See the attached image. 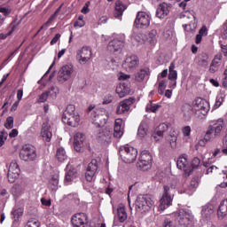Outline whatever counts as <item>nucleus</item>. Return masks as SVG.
I'll return each mask as SVG.
<instances>
[{"instance_id":"obj_23","label":"nucleus","mask_w":227,"mask_h":227,"mask_svg":"<svg viewBox=\"0 0 227 227\" xmlns=\"http://www.w3.org/2000/svg\"><path fill=\"white\" fill-rule=\"evenodd\" d=\"M41 137L46 143H51V139H52V132L51 131V125L48 121L43 122L42 125Z\"/></svg>"},{"instance_id":"obj_56","label":"nucleus","mask_w":227,"mask_h":227,"mask_svg":"<svg viewBox=\"0 0 227 227\" xmlns=\"http://www.w3.org/2000/svg\"><path fill=\"white\" fill-rule=\"evenodd\" d=\"M0 13H3L6 17L7 15H10V13H12V9L0 6Z\"/></svg>"},{"instance_id":"obj_6","label":"nucleus","mask_w":227,"mask_h":227,"mask_svg":"<svg viewBox=\"0 0 227 227\" xmlns=\"http://www.w3.org/2000/svg\"><path fill=\"white\" fill-rule=\"evenodd\" d=\"M120 157L122 159L123 162L127 164H132L137 159V149L126 145L119 149Z\"/></svg>"},{"instance_id":"obj_28","label":"nucleus","mask_w":227,"mask_h":227,"mask_svg":"<svg viewBox=\"0 0 227 227\" xmlns=\"http://www.w3.org/2000/svg\"><path fill=\"white\" fill-rule=\"evenodd\" d=\"M178 78V73L175 70V62H172L168 67V79L171 81L170 84L174 88L176 86V79Z\"/></svg>"},{"instance_id":"obj_37","label":"nucleus","mask_w":227,"mask_h":227,"mask_svg":"<svg viewBox=\"0 0 227 227\" xmlns=\"http://www.w3.org/2000/svg\"><path fill=\"white\" fill-rule=\"evenodd\" d=\"M11 192L14 198H20L24 193V187L20 184H14L11 189Z\"/></svg>"},{"instance_id":"obj_53","label":"nucleus","mask_w":227,"mask_h":227,"mask_svg":"<svg viewBox=\"0 0 227 227\" xmlns=\"http://www.w3.org/2000/svg\"><path fill=\"white\" fill-rule=\"evenodd\" d=\"M49 92H43L39 96L38 102H47V98H49Z\"/></svg>"},{"instance_id":"obj_48","label":"nucleus","mask_w":227,"mask_h":227,"mask_svg":"<svg viewBox=\"0 0 227 227\" xmlns=\"http://www.w3.org/2000/svg\"><path fill=\"white\" fill-rule=\"evenodd\" d=\"M27 227H40V222L35 218L28 220Z\"/></svg>"},{"instance_id":"obj_62","label":"nucleus","mask_w":227,"mask_h":227,"mask_svg":"<svg viewBox=\"0 0 227 227\" xmlns=\"http://www.w3.org/2000/svg\"><path fill=\"white\" fill-rule=\"evenodd\" d=\"M222 153L227 156V140H223V142Z\"/></svg>"},{"instance_id":"obj_19","label":"nucleus","mask_w":227,"mask_h":227,"mask_svg":"<svg viewBox=\"0 0 227 227\" xmlns=\"http://www.w3.org/2000/svg\"><path fill=\"white\" fill-rule=\"evenodd\" d=\"M136 102V98H129L121 101L117 106V114H125L130 111V106Z\"/></svg>"},{"instance_id":"obj_5","label":"nucleus","mask_w":227,"mask_h":227,"mask_svg":"<svg viewBox=\"0 0 227 227\" xmlns=\"http://www.w3.org/2000/svg\"><path fill=\"white\" fill-rule=\"evenodd\" d=\"M109 112L106 108L98 107L91 113L92 123L98 129L104 127L107 121L109 120Z\"/></svg>"},{"instance_id":"obj_41","label":"nucleus","mask_w":227,"mask_h":227,"mask_svg":"<svg viewBox=\"0 0 227 227\" xmlns=\"http://www.w3.org/2000/svg\"><path fill=\"white\" fill-rule=\"evenodd\" d=\"M12 219L17 223L22 215H24V208L23 207H15L12 212Z\"/></svg>"},{"instance_id":"obj_30","label":"nucleus","mask_w":227,"mask_h":227,"mask_svg":"<svg viewBox=\"0 0 227 227\" xmlns=\"http://www.w3.org/2000/svg\"><path fill=\"white\" fill-rule=\"evenodd\" d=\"M217 217L220 221L227 217V199L221 201L217 209Z\"/></svg>"},{"instance_id":"obj_42","label":"nucleus","mask_w":227,"mask_h":227,"mask_svg":"<svg viewBox=\"0 0 227 227\" xmlns=\"http://www.w3.org/2000/svg\"><path fill=\"white\" fill-rule=\"evenodd\" d=\"M183 113L185 120H191V116H192V106L189 104H184L183 106Z\"/></svg>"},{"instance_id":"obj_61","label":"nucleus","mask_w":227,"mask_h":227,"mask_svg":"<svg viewBox=\"0 0 227 227\" xmlns=\"http://www.w3.org/2000/svg\"><path fill=\"white\" fill-rule=\"evenodd\" d=\"M183 134L184 136H191V126H186L183 129Z\"/></svg>"},{"instance_id":"obj_64","label":"nucleus","mask_w":227,"mask_h":227,"mask_svg":"<svg viewBox=\"0 0 227 227\" xmlns=\"http://www.w3.org/2000/svg\"><path fill=\"white\" fill-rule=\"evenodd\" d=\"M223 36L225 37V38H227V20H226V21H225V23L223 24Z\"/></svg>"},{"instance_id":"obj_18","label":"nucleus","mask_w":227,"mask_h":227,"mask_svg":"<svg viewBox=\"0 0 227 227\" xmlns=\"http://www.w3.org/2000/svg\"><path fill=\"white\" fill-rule=\"evenodd\" d=\"M112 136L113 131H111V129L105 128L98 133L97 140L98 143H101V145H109L111 143Z\"/></svg>"},{"instance_id":"obj_32","label":"nucleus","mask_w":227,"mask_h":227,"mask_svg":"<svg viewBox=\"0 0 227 227\" xmlns=\"http://www.w3.org/2000/svg\"><path fill=\"white\" fill-rule=\"evenodd\" d=\"M199 180L200 178L193 177L190 182L189 185L184 189V192L186 194H189V196H192L194 191H196V189L198 188V185H200Z\"/></svg>"},{"instance_id":"obj_4","label":"nucleus","mask_w":227,"mask_h":227,"mask_svg":"<svg viewBox=\"0 0 227 227\" xmlns=\"http://www.w3.org/2000/svg\"><path fill=\"white\" fill-rule=\"evenodd\" d=\"M153 200L150 195H139L135 202V208L138 214H146L153 207Z\"/></svg>"},{"instance_id":"obj_55","label":"nucleus","mask_w":227,"mask_h":227,"mask_svg":"<svg viewBox=\"0 0 227 227\" xmlns=\"http://www.w3.org/2000/svg\"><path fill=\"white\" fill-rule=\"evenodd\" d=\"M201 164V160H200V158L195 157L192 160V168L194 169L195 168H198Z\"/></svg>"},{"instance_id":"obj_46","label":"nucleus","mask_w":227,"mask_h":227,"mask_svg":"<svg viewBox=\"0 0 227 227\" xmlns=\"http://www.w3.org/2000/svg\"><path fill=\"white\" fill-rule=\"evenodd\" d=\"M47 92L51 98H56V97H58V93H59V88H58L56 85H52L50 87Z\"/></svg>"},{"instance_id":"obj_60","label":"nucleus","mask_w":227,"mask_h":227,"mask_svg":"<svg viewBox=\"0 0 227 227\" xmlns=\"http://www.w3.org/2000/svg\"><path fill=\"white\" fill-rule=\"evenodd\" d=\"M85 25H86V22L84 20H79L74 24V27H84Z\"/></svg>"},{"instance_id":"obj_14","label":"nucleus","mask_w":227,"mask_h":227,"mask_svg":"<svg viewBox=\"0 0 227 227\" xmlns=\"http://www.w3.org/2000/svg\"><path fill=\"white\" fill-rule=\"evenodd\" d=\"M20 175V168L19 167V163H17V160H12L9 166L7 173L8 182H10V184H13L17 178H19Z\"/></svg>"},{"instance_id":"obj_33","label":"nucleus","mask_w":227,"mask_h":227,"mask_svg":"<svg viewBox=\"0 0 227 227\" xmlns=\"http://www.w3.org/2000/svg\"><path fill=\"white\" fill-rule=\"evenodd\" d=\"M59 185V175L55 174L51 176V178L49 181L48 187L53 192H56L58 191Z\"/></svg>"},{"instance_id":"obj_22","label":"nucleus","mask_w":227,"mask_h":227,"mask_svg":"<svg viewBox=\"0 0 227 227\" xmlns=\"http://www.w3.org/2000/svg\"><path fill=\"white\" fill-rule=\"evenodd\" d=\"M171 129V123L169 122H163L160 123L154 130V134L153 137L154 139H158L157 137H164V132H168Z\"/></svg>"},{"instance_id":"obj_58","label":"nucleus","mask_w":227,"mask_h":227,"mask_svg":"<svg viewBox=\"0 0 227 227\" xmlns=\"http://www.w3.org/2000/svg\"><path fill=\"white\" fill-rule=\"evenodd\" d=\"M148 106L150 107V111H152V113H157V111L159 110V107H160V106L159 105H152V101H150Z\"/></svg>"},{"instance_id":"obj_25","label":"nucleus","mask_w":227,"mask_h":227,"mask_svg":"<svg viewBox=\"0 0 227 227\" xmlns=\"http://www.w3.org/2000/svg\"><path fill=\"white\" fill-rule=\"evenodd\" d=\"M115 91L117 95H119L120 98H123V97L130 95V86L128 82H121L117 86Z\"/></svg>"},{"instance_id":"obj_29","label":"nucleus","mask_w":227,"mask_h":227,"mask_svg":"<svg viewBox=\"0 0 227 227\" xmlns=\"http://www.w3.org/2000/svg\"><path fill=\"white\" fill-rule=\"evenodd\" d=\"M121 125H123V120L116 119L114 127V137H116L117 139H120V137L123 136V129Z\"/></svg>"},{"instance_id":"obj_47","label":"nucleus","mask_w":227,"mask_h":227,"mask_svg":"<svg viewBox=\"0 0 227 227\" xmlns=\"http://www.w3.org/2000/svg\"><path fill=\"white\" fill-rule=\"evenodd\" d=\"M157 41V30L153 29L149 33V42L150 43H155Z\"/></svg>"},{"instance_id":"obj_7","label":"nucleus","mask_w":227,"mask_h":227,"mask_svg":"<svg viewBox=\"0 0 227 227\" xmlns=\"http://www.w3.org/2000/svg\"><path fill=\"white\" fill-rule=\"evenodd\" d=\"M125 47V35L123 34L118 35L107 45V51L112 54H120Z\"/></svg>"},{"instance_id":"obj_52","label":"nucleus","mask_w":227,"mask_h":227,"mask_svg":"<svg viewBox=\"0 0 227 227\" xmlns=\"http://www.w3.org/2000/svg\"><path fill=\"white\" fill-rule=\"evenodd\" d=\"M113 98H114L113 95H111V94L106 95L103 98V102H102L103 106H106L107 104H111V102H113Z\"/></svg>"},{"instance_id":"obj_38","label":"nucleus","mask_w":227,"mask_h":227,"mask_svg":"<svg viewBox=\"0 0 227 227\" xmlns=\"http://www.w3.org/2000/svg\"><path fill=\"white\" fill-rule=\"evenodd\" d=\"M147 132L148 125H146L145 122H142L138 127L137 137L139 139H145V137H146Z\"/></svg>"},{"instance_id":"obj_49","label":"nucleus","mask_w":227,"mask_h":227,"mask_svg":"<svg viewBox=\"0 0 227 227\" xmlns=\"http://www.w3.org/2000/svg\"><path fill=\"white\" fill-rule=\"evenodd\" d=\"M221 59H223V55L221 53L215 56V59L212 61V65L215 67H221Z\"/></svg>"},{"instance_id":"obj_40","label":"nucleus","mask_w":227,"mask_h":227,"mask_svg":"<svg viewBox=\"0 0 227 227\" xmlns=\"http://www.w3.org/2000/svg\"><path fill=\"white\" fill-rule=\"evenodd\" d=\"M167 142L169 144L170 148H172V150H175V148H176V141L178 140V137H176V134L172 133L169 134L167 137Z\"/></svg>"},{"instance_id":"obj_21","label":"nucleus","mask_w":227,"mask_h":227,"mask_svg":"<svg viewBox=\"0 0 227 227\" xmlns=\"http://www.w3.org/2000/svg\"><path fill=\"white\" fill-rule=\"evenodd\" d=\"M74 146L76 152H82V148L84 146V141L86 139V136L81 132H77L74 137Z\"/></svg>"},{"instance_id":"obj_13","label":"nucleus","mask_w":227,"mask_h":227,"mask_svg":"<svg viewBox=\"0 0 227 227\" xmlns=\"http://www.w3.org/2000/svg\"><path fill=\"white\" fill-rule=\"evenodd\" d=\"M97 171H98V161L94 159L89 163L85 172V178L87 182H95L97 179Z\"/></svg>"},{"instance_id":"obj_1","label":"nucleus","mask_w":227,"mask_h":227,"mask_svg":"<svg viewBox=\"0 0 227 227\" xmlns=\"http://www.w3.org/2000/svg\"><path fill=\"white\" fill-rule=\"evenodd\" d=\"M224 128V120L220 118L216 121H212L210 125L207 127L206 134L204 136V140L200 142V145L205 141V143H210V141H214L216 137L221 136V132Z\"/></svg>"},{"instance_id":"obj_54","label":"nucleus","mask_w":227,"mask_h":227,"mask_svg":"<svg viewBox=\"0 0 227 227\" xmlns=\"http://www.w3.org/2000/svg\"><path fill=\"white\" fill-rule=\"evenodd\" d=\"M13 31H15L14 25L12 27V30L9 31L7 34H0V40H6V38H8V36H10L12 33H13Z\"/></svg>"},{"instance_id":"obj_26","label":"nucleus","mask_w":227,"mask_h":227,"mask_svg":"<svg viewBox=\"0 0 227 227\" xmlns=\"http://www.w3.org/2000/svg\"><path fill=\"white\" fill-rule=\"evenodd\" d=\"M201 215L205 221H210V219H212V215H214V206L211 204H207L203 206L201 210Z\"/></svg>"},{"instance_id":"obj_34","label":"nucleus","mask_w":227,"mask_h":227,"mask_svg":"<svg viewBox=\"0 0 227 227\" xmlns=\"http://www.w3.org/2000/svg\"><path fill=\"white\" fill-rule=\"evenodd\" d=\"M148 75H150V68L148 67H145V68H142L140 69L136 76H135V79L136 81H137L138 82H141L143 81H145V77H148Z\"/></svg>"},{"instance_id":"obj_59","label":"nucleus","mask_w":227,"mask_h":227,"mask_svg":"<svg viewBox=\"0 0 227 227\" xmlns=\"http://www.w3.org/2000/svg\"><path fill=\"white\" fill-rule=\"evenodd\" d=\"M82 13L86 15V13H90V2H87L83 8L82 9Z\"/></svg>"},{"instance_id":"obj_17","label":"nucleus","mask_w":227,"mask_h":227,"mask_svg":"<svg viewBox=\"0 0 227 227\" xmlns=\"http://www.w3.org/2000/svg\"><path fill=\"white\" fill-rule=\"evenodd\" d=\"M73 227H86L88 226V215L86 213H78L73 215L71 219Z\"/></svg>"},{"instance_id":"obj_63","label":"nucleus","mask_w":227,"mask_h":227,"mask_svg":"<svg viewBox=\"0 0 227 227\" xmlns=\"http://www.w3.org/2000/svg\"><path fill=\"white\" fill-rule=\"evenodd\" d=\"M223 88H227V69L223 73Z\"/></svg>"},{"instance_id":"obj_57","label":"nucleus","mask_w":227,"mask_h":227,"mask_svg":"<svg viewBox=\"0 0 227 227\" xmlns=\"http://www.w3.org/2000/svg\"><path fill=\"white\" fill-rule=\"evenodd\" d=\"M59 38H61V34H56L55 36L51 41L50 44L56 45V43H58V42H59Z\"/></svg>"},{"instance_id":"obj_9","label":"nucleus","mask_w":227,"mask_h":227,"mask_svg":"<svg viewBox=\"0 0 227 227\" xmlns=\"http://www.w3.org/2000/svg\"><path fill=\"white\" fill-rule=\"evenodd\" d=\"M74 74V66L72 64H67L63 66L58 72L57 81L60 84L67 82L72 79Z\"/></svg>"},{"instance_id":"obj_15","label":"nucleus","mask_w":227,"mask_h":227,"mask_svg":"<svg viewBox=\"0 0 227 227\" xmlns=\"http://www.w3.org/2000/svg\"><path fill=\"white\" fill-rule=\"evenodd\" d=\"M136 27H148L150 26V16L145 12H138L134 22Z\"/></svg>"},{"instance_id":"obj_43","label":"nucleus","mask_w":227,"mask_h":227,"mask_svg":"<svg viewBox=\"0 0 227 227\" xmlns=\"http://www.w3.org/2000/svg\"><path fill=\"white\" fill-rule=\"evenodd\" d=\"M207 35H208V29L204 26L200 29L199 35H196L195 43H201V38L207 36Z\"/></svg>"},{"instance_id":"obj_20","label":"nucleus","mask_w":227,"mask_h":227,"mask_svg":"<svg viewBox=\"0 0 227 227\" xmlns=\"http://www.w3.org/2000/svg\"><path fill=\"white\" fill-rule=\"evenodd\" d=\"M195 109L196 111H200L203 116H207V114H208V112L210 111V104L208 103V101L201 98H198L195 100Z\"/></svg>"},{"instance_id":"obj_50","label":"nucleus","mask_w":227,"mask_h":227,"mask_svg":"<svg viewBox=\"0 0 227 227\" xmlns=\"http://www.w3.org/2000/svg\"><path fill=\"white\" fill-rule=\"evenodd\" d=\"M6 139H8V133L6 131H0V146L4 145Z\"/></svg>"},{"instance_id":"obj_27","label":"nucleus","mask_w":227,"mask_h":227,"mask_svg":"<svg viewBox=\"0 0 227 227\" xmlns=\"http://www.w3.org/2000/svg\"><path fill=\"white\" fill-rule=\"evenodd\" d=\"M176 166L178 169H181L185 173L189 171V160H187V154H183L177 159Z\"/></svg>"},{"instance_id":"obj_12","label":"nucleus","mask_w":227,"mask_h":227,"mask_svg":"<svg viewBox=\"0 0 227 227\" xmlns=\"http://www.w3.org/2000/svg\"><path fill=\"white\" fill-rule=\"evenodd\" d=\"M153 160V156L152 153L149 151H143L139 157V168L143 169V171H148L150 168H152V162Z\"/></svg>"},{"instance_id":"obj_16","label":"nucleus","mask_w":227,"mask_h":227,"mask_svg":"<svg viewBox=\"0 0 227 227\" xmlns=\"http://www.w3.org/2000/svg\"><path fill=\"white\" fill-rule=\"evenodd\" d=\"M137 65H139V59L136 55H131L126 58L122 64V68H124L126 72H134V70L137 68Z\"/></svg>"},{"instance_id":"obj_8","label":"nucleus","mask_w":227,"mask_h":227,"mask_svg":"<svg viewBox=\"0 0 227 227\" xmlns=\"http://www.w3.org/2000/svg\"><path fill=\"white\" fill-rule=\"evenodd\" d=\"M175 217L176 221L183 227H188L194 219L192 213L189 209H180L178 212L175 213Z\"/></svg>"},{"instance_id":"obj_44","label":"nucleus","mask_w":227,"mask_h":227,"mask_svg":"<svg viewBox=\"0 0 227 227\" xmlns=\"http://www.w3.org/2000/svg\"><path fill=\"white\" fill-rule=\"evenodd\" d=\"M67 152L65 151V148L60 147L57 150L56 153V159L59 160V162H63V160H67Z\"/></svg>"},{"instance_id":"obj_36","label":"nucleus","mask_w":227,"mask_h":227,"mask_svg":"<svg viewBox=\"0 0 227 227\" xmlns=\"http://www.w3.org/2000/svg\"><path fill=\"white\" fill-rule=\"evenodd\" d=\"M197 59L199 67H202L203 68L208 67V54L201 53L198 56Z\"/></svg>"},{"instance_id":"obj_31","label":"nucleus","mask_w":227,"mask_h":227,"mask_svg":"<svg viewBox=\"0 0 227 227\" xmlns=\"http://www.w3.org/2000/svg\"><path fill=\"white\" fill-rule=\"evenodd\" d=\"M127 10V5L123 4L121 1H117L115 3V9L114 12V15L115 19H121V15H123V12Z\"/></svg>"},{"instance_id":"obj_24","label":"nucleus","mask_w":227,"mask_h":227,"mask_svg":"<svg viewBox=\"0 0 227 227\" xmlns=\"http://www.w3.org/2000/svg\"><path fill=\"white\" fill-rule=\"evenodd\" d=\"M169 13V4L167 3L160 4L156 9V17L158 19H164L165 17H168Z\"/></svg>"},{"instance_id":"obj_51","label":"nucleus","mask_w":227,"mask_h":227,"mask_svg":"<svg viewBox=\"0 0 227 227\" xmlns=\"http://www.w3.org/2000/svg\"><path fill=\"white\" fill-rule=\"evenodd\" d=\"M4 127L5 129H13V117L12 116H9L6 119V121L4 123Z\"/></svg>"},{"instance_id":"obj_2","label":"nucleus","mask_w":227,"mask_h":227,"mask_svg":"<svg viewBox=\"0 0 227 227\" xmlns=\"http://www.w3.org/2000/svg\"><path fill=\"white\" fill-rule=\"evenodd\" d=\"M175 187H176V182L174 184H168L164 186L163 195L160 200L159 210L164 211L168 207H171L173 203V197L175 196Z\"/></svg>"},{"instance_id":"obj_3","label":"nucleus","mask_w":227,"mask_h":227,"mask_svg":"<svg viewBox=\"0 0 227 227\" xmlns=\"http://www.w3.org/2000/svg\"><path fill=\"white\" fill-rule=\"evenodd\" d=\"M62 121L69 127H77L81 121V117L79 114H75V106L69 105L66 108L62 115Z\"/></svg>"},{"instance_id":"obj_39","label":"nucleus","mask_w":227,"mask_h":227,"mask_svg":"<svg viewBox=\"0 0 227 227\" xmlns=\"http://www.w3.org/2000/svg\"><path fill=\"white\" fill-rule=\"evenodd\" d=\"M117 215L119 217L120 223H125L127 221V211L124 206H119L117 208Z\"/></svg>"},{"instance_id":"obj_45","label":"nucleus","mask_w":227,"mask_h":227,"mask_svg":"<svg viewBox=\"0 0 227 227\" xmlns=\"http://www.w3.org/2000/svg\"><path fill=\"white\" fill-rule=\"evenodd\" d=\"M224 98H226V96H224V94H218L215 98L214 109H219V107L223 106V102H224Z\"/></svg>"},{"instance_id":"obj_10","label":"nucleus","mask_w":227,"mask_h":227,"mask_svg":"<svg viewBox=\"0 0 227 227\" xmlns=\"http://www.w3.org/2000/svg\"><path fill=\"white\" fill-rule=\"evenodd\" d=\"M20 158L25 162L35 160L36 159V148L29 144L23 145L20 152Z\"/></svg>"},{"instance_id":"obj_11","label":"nucleus","mask_w":227,"mask_h":227,"mask_svg":"<svg viewBox=\"0 0 227 227\" xmlns=\"http://www.w3.org/2000/svg\"><path fill=\"white\" fill-rule=\"evenodd\" d=\"M93 52L90 46H82L76 51V59L81 65H86L91 59Z\"/></svg>"},{"instance_id":"obj_35","label":"nucleus","mask_w":227,"mask_h":227,"mask_svg":"<svg viewBox=\"0 0 227 227\" xmlns=\"http://www.w3.org/2000/svg\"><path fill=\"white\" fill-rule=\"evenodd\" d=\"M75 178H77V170H75V168L70 169L66 174L65 184L68 185L69 184L74 182Z\"/></svg>"}]
</instances>
